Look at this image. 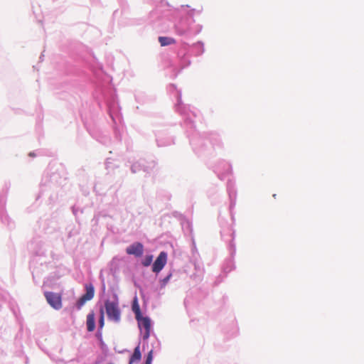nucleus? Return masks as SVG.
<instances>
[{
    "instance_id": "obj_8",
    "label": "nucleus",
    "mask_w": 364,
    "mask_h": 364,
    "mask_svg": "<svg viewBox=\"0 0 364 364\" xmlns=\"http://www.w3.org/2000/svg\"><path fill=\"white\" fill-rule=\"evenodd\" d=\"M141 354L140 352L139 344L134 348V353L130 358L129 364H133L135 362H138L141 360Z\"/></svg>"
},
{
    "instance_id": "obj_2",
    "label": "nucleus",
    "mask_w": 364,
    "mask_h": 364,
    "mask_svg": "<svg viewBox=\"0 0 364 364\" xmlns=\"http://www.w3.org/2000/svg\"><path fill=\"white\" fill-rule=\"evenodd\" d=\"M85 294H84L76 302L77 309H80L87 301L92 300L95 296V288L92 284H87L85 286Z\"/></svg>"
},
{
    "instance_id": "obj_4",
    "label": "nucleus",
    "mask_w": 364,
    "mask_h": 364,
    "mask_svg": "<svg viewBox=\"0 0 364 364\" xmlns=\"http://www.w3.org/2000/svg\"><path fill=\"white\" fill-rule=\"evenodd\" d=\"M45 297L48 303L55 309H60L62 307L61 296L59 294L47 291Z\"/></svg>"
},
{
    "instance_id": "obj_11",
    "label": "nucleus",
    "mask_w": 364,
    "mask_h": 364,
    "mask_svg": "<svg viewBox=\"0 0 364 364\" xmlns=\"http://www.w3.org/2000/svg\"><path fill=\"white\" fill-rule=\"evenodd\" d=\"M152 260H153V256L152 255H146L144 257V259L142 260L141 264L144 267H148V266H149L151 264Z\"/></svg>"
},
{
    "instance_id": "obj_3",
    "label": "nucleus",
    "mask_w": 364,
    "mask_h": 364,
    "mask_svg": "<svg viewBox=\"0 0 364 364\" xmlns=\"http://www.w3.org/2000/svg\"><path fill=\"white\" fill-rule=\"evenodd\" d=\"M138 321L139 327L143 336V338L146 340L150 336L151 331V321L148 317H141L136 319Z\"/></svg>"
},
{
    "instance_id": "obj_10",
    "label": "nucleus",
    "mask_w": 364,
    "mask_h": 364,
    "mask_svg": "<svg viewBox=\"0 0 364 364\" xmlns=\"http://www.w3.org/2000/svg\"><path fill=\"white\" fill-rule=\"evenodd\" d=\"M159 42L161 46H166L176 43V40L171 37L160 36L159 37Z\"/></svg>"
},
{
    "instance_id": "obj_7",
    "label": "nucleus",
    "mask_w": 364,
    "mask_h": 364,
    "mask_svg": "<svg viewBox=\"0 0 364 364\" xmlns=\"http://www.w3.org/2000/svg\"><path fill=\"white\" fill-rule=\"evenodd\" d=\"M86 325L87 329L89 332H92L95 329V314L93 311H91L87 314Z\"/></svg>"
},
{
    "instance_id": "obj_9",
    "label": "nucleus",
    "mask_w": 364,
    "mask_h": 364,
    "mask_svg": "<svg viewBox=\"0 0 364 364\" xmlns=\"http://www.w3.org/2000/svg\"><path fill=\"white\" fill-rule=\"evenodd\" d=\"M132 309L135 314L136 319H139V318L141 317V316H142L140 310V306L136 298H134L132 302Z\"/></svg>"
},
{
    "instance_id": "obj_12",
    "label": "nucleus",
    "mask_w": 364,
    "mask_h": 364,
    "mask_svg": "<svg viewBox=\"0 0 364 364\" xmlns=\"http://www.w3.org/2000/svg\"><path fill=\"white\" fill-rule=\"evenodd\" d=\"M152 358H153V350H151L147 355L145 364H151Z\"/></svg>"
},
{
    "instance_id": "obj_5",
    "label": "nucleus",
    "mask_w": 364,
    "mask_h": 364,
    "mask_svg": "<svg viewBox=\"0 0 364 364\" xmlns=\"http://www.w3.org/2000/svg\"><path fill=\"white\" fill-rule=\"evenodd\" d=\"M167 262V254L165 252H161L154 261L152 267V271L155 273H159L164 267Z\"/></svg>"
},
{
    "instance_id": "obj_6",
    "label": "nucleus",
    "mask_w": 364,
    "mask_h": 364,
    "mask_svg": "<svg viewBox=\"0 0 364 364\" xmlns=\"http://www.w3.org/2000/svg\"><path fill=\"white\" fill-rule=\"evenodd\" d=\"M126 252L130 255L139 257L144 252V246L141 242H134L127 247Z\"/></svg>"
},
{
    "instance_id": "obj_1",
    "label": "nucleus",
    "mask_w": 364,
    "mask_h": 364,
    "mask_svg": "<svg viewBox=\"0 0 364 364\" xmlns=\"http://www.w3.org/2000/svg\"><path fill=\"white\" fill-rule=\"evenodd\" d=\"M105 311L109 321L114 323H119L121 321V309L119 308L117 298L113 300L107 299L105 301V308L100 310V316L99 319V328H102L105 325Z\"/></svg>"
},
{
    "instance_id": "obj_13",
    "label": "nucleus",
    "mask_w": 364,
    "mask_h": 364,
    "mask_svg": "<svg viewBox=\"0 0 364 364\" xmlns=\"http://www.w3.org/2000/svg\"><path fill=\"white\" fill-rule=\"evenodd\" d=\"M172 274H169L168 275H167L165 278H164L161 281V286L162 287H164L166 285V284L168 282L169 279H171Z\"/></svg>"
}]
</instances>
